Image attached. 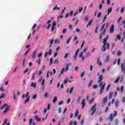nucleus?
Returning a JSON list of instances; mask_svg holds the SVG:
<instances>
[{
	"label": "nucleus",
	"instance_id": "1",
	"mask_svg": "<svg viewBox=\"0 0 125 125\" xmlns=\"http://www.w3.org/2000/svg\"><path fill=\"white\" fill-rule=\"evenodd\" d=\"M108 39H109V35H107L105 38L104 39L103 41V45L102 48V50L103 52H104L106 50V49L109 50L110 48V43H107V41H108Z\"/></svg>",
	"mask_w": 125,
	"mask_h": 125
},
{
	"label": "nucleus",
	"instance_id": "2",
	"mask_svg": "<svg viewBox=\"0 0 125 125\" xmlns=\"http://www.w3.org/2000/svg\"><path fill=\"white\" fill-rule=\"evenodd\" d=\"M9 108L10 106L7 104H4L3 105L0 107L1 110L5 109L3 112V114H5L7 112H8V110H9Z\"/></svg>",
	"mask_w": 125,
	"mask_h": 125
},
{
	"label": "nucleus",
	"instance_id": "3",
	"mask_svg": "<svg viewBox=\"0 0 125 125\" xmlns=\"http://www.w3.org/2000/svg\"><path fill=\"white\" fill-rule=\"evenodd\" d=\"M70 66H72V63L69 62V63L67 64L66 65V67L65 69V67H63L62 69V71H61V74L63 75V73H64V71L65 72H67L68 70H69V68H70Z\"/></svg>",
	"mask_w": 125,
	"mask_h": 125
},
{
	"label": "nucleus",
	"instance_id": "4",
	"mask_svg": "<svg viewBox=\"0 0 125 125\" xmlns=\"http://www.w3.org/2000/svg\"><path fill=\"white\" fill-rule=\"evenodd\" d=\"M25 97L27 99L26 100H25L24 104H27V103H28V102L30 101V92H27L26 93V94L25 95Z\"/></svg>",
	"mask_w": 125,
	"mask_h": 125
},
{
	"label": "nucleus",
	"instance_id": "5",
	"mask_svg": "<svg viewBox=\"0 0 125 125\" xmlns=\"http://www.w3.org/2000/svg\"><path fill=\"white\" fill-rule=\"evenodd\" d=\"M97 104H95L91 108V115L92 116L94 113H95V111H96V106Z\"/></svg>",
	"mask_w": 125,
	"mask_h": 125
},
{
	"label": "nucleus",
	"instance_id": "6",
	"mask_svg": "<svg viewBox=\"0 0 125 125\" xmlns=\"http://www.w3.org/2000/svg\"><path fill=\"white\" fill-rule=\"evenodd\" d=\"M107 101H108V96H106L104 99L102 103V107H104V105H106V103H107Z\"/></svg>",
	"mask_w": 125,
	"mask_h": 125
},
{
	"label": "nucleus",
	"instance_id": "7",
	"mask_svg": "<svg viewBox=\"0 0 125 125\" xmlns=\"http://www.w3.org/2000/svg\"><path fill=\"white\" fill-rule=\"evenodd\" d=\"M56 22L55 21H53L52 22V32H54V30H55V28H56Z\"/></svg>",
	"mask_w": 125,
	"mask_h": 125
},
{
	"label": "nucleus",
	"instance_id": "8",
	"mask_svg": "<svg viewBox=\"0 0 125 125\" xmlns=\"http://www.w3.org/2000/svg\"><path fill=\"white\" fill-rule=\"evenodd\" d=\"M114 32H115V25L114 24H112L110 27V33H111V34H113V33H114Z\"/></svg>",
	"mask_w": 125,
	"mask_h": 125
},
{
	"label": "nucleus",
	"instance_id": "9",
	"mask_svg": "<svg viewBox=\"0 0 125 125\" xmlns=\"http://www.w3.org/2000/svg\"><path fill=\"white\" fill-rule=\"evenodd\" d=\"M121 70L123 72L124 74H125V62L122 63L121 65Z\"/></svg>",
	"mask_w": 125,
	"mask_h": 125
},
{
	"label": "nucleus",
	"instance_id": "10",
	"mask_svg": "<svg viewBox=\"0 0 125 125\" xmlns=\"http://www.w3.org/2000/svg\"><path fill=\"white\" fill-rule=\"evenodd\" d=\"M102 80H103V75H100L98 78V83H100V82H101V81H102Z\"/></svg>",
	"mask_w": 125,
	"mask_h": 125
},
{
	"label": "nucleus",
	"instance_id": "11",
	"mask_svg": "<svg viewBox=\"0 0 125 125\" xmlns=\"http://www.w3.org/2000/svg\"><path fill=\"white\" fill-rule=\"evenodd\" d=\"M81 104L82 105V109H84V106H85V99H83Z\"/></svg>",
	"mask_w": 125,
	"mask_h": 125
},
{
	"label": "nucleus",
	"instance_id": "12",
	"mask_svg": "<svg viewBox=\"0 0 125 125\" xmlns=\"http://www.w3.org/2000/svg\"><path fill=\"white\" fill-rule=\"evenodd\" d=\"M104 89H105V86L104 85L101 86V94H102L104 92Z\"/></svg>",
	"mask_w": 125,
	"mask_h": 125
},
{
	"label": "nucleus",
	"instance_id": "13",
	"mask_svg": "<svg viewBox=\"0 0 125 125\" xmlns=\"http://www.w3.org/2000/svg\"><path fill=\"white\" fill-rule=\"evenodd\" d=\"M113 95H114V92H111L109 93V96H108V99H111L112 97H113Z\"/></svg>",
	"mask_w": 125,
	"mask_h": 125
},
{
	"label": "nucleus",
	"instance_id": "14",
	"mask_svg": "<svg viewBox=\"0 0 125 125\" xmlns=\"http://www.w3.org/2000/svg\"><path fill=\"white\" fill-rule=\"evenodd\" d=\"M58 5H56L55 7H54L53 9V10H59V9H60V7H58Z\"/></svg>",
	"mask_w": 125,
	"mask_h": 125
},
{
	"label": "nucleus",
	"instance_id": "15",
	"mask_svg": "<svg viewBox=\"0 0 125 125\" xmlns=\"http://www.w3.org/2000/svg\"><path fill=\"white\" fill-rule=\"evenodd\" d=\"M109 119H110V122H113L114 120V118H113V114H110L109 115Z\"/></svg>",
	"mask_w": 125,
	"mask_h": 125
},
{
	"label": "nucleus",
	"instance_id": "16",
	"mask_svg": "<svg viewBox=\"0 0 125 125\" xmlns=\"http://www.w3.org/2000/svg\"><path fill=\"white\" fill-rule=\"evenodd\" d=\"M112 8H108L107 9V15H109L111 12H112Z\"/></svg>",
	"mask_w": 125,
	"mask_h": 125
},
{
	"label": "nucleus",
	"instance_id": "17",
	"mask_svg": "<svg viewBox=\"0 0 125 125\" xmlns=\"http://www.w3.org/2000/svg\"><path fill=\"white\" fill-rule=\"evenodd\" d=\"M97 60H98V62L99 63V66H102V62L100 61V58H98Z\"/></svg>",
	"mask_w": 125,
	"mask_h": 125
},
{
	"label": "nucleus",
	"instance_id": "18",
	"mask_svg": "<svg viewBox=\"0 0 125 125\" xmlns=\"http://www.w3.org/2000/svg\"><path fill=\"white\" fill-rule=\"evenodd\" d=\"M36 52H37V50H35L33 53V55H32V58L33 59H35V58H36V56H37V55L36 54Z\"/></svg>",
	"mask_w": 125,
	"mask_h": 125
},
{
	"label": "nucleus",
	"instance_id": "19",
	"mask_svg": "<svg viewBox=\"0 0 125 125\" xmlns=\"http://www.w3.org/2000/svg\"><path fill=\"white\" fill-rule=\"evenodd\" d=\"M115 103V107L117 108L119 106V100H116Z\"/></svg>",
	"mask_w": 125,
	"mask_h": 125
},
{
	"label": "nucleus",
	"instance_id": "20",
	"mask_svg": "<svg viewBox=\"0 0 125 125\" xmlns=\"http://www.w3.org/2000/svg\"><path fill=\"white\" fill-rule=\"evenodd\" d=\"M91 23H92V20H90L87 24L86 25V28H88V26H90L91 25Z\"/></svg>",
	"mask_w": 125,
	"mask_h": 125
},
{
	"label": "nucleus",
	"instance_id": "21",
	"mask_svg": "<svg viewBox=\"0 0 125 125\" xmlns=\"http://www.w3.org/2000/svg\"><path fill=\"white\" fill-rule=\"evenodd\" d=\"M119 80H120V77L117 78L113 82L114 83H119Z\"/></svg>",
	"mask_w": 125,
	"mask_h": 125
},
{
	"label": "nucleus",
	"instance_id": "22",
	"mask_svg": "<svg viewBox=\"0 0 125 125\" xmlns=\"http://www.w3.org/2000/svg\"><path fill=\"white\" fill-rule=\"evenodd\" d=\"M55 42V43H60V42H61V41H60V39H56Z\"/></svg>",
	"mask_w": 125,
	"mask_h": 125
},
{
	"label": "nucleus",
	"instance_id": "23",
	"mask_svg": "<svg viewBox=\"0 0 125 125\" xmlns=\"http://www.w3.org/2000/svg\"><path fill=\"white\" fill-rule=\"evenodd\" d=\"M114 124L116 125H119V119H116L115 121H114Z\"/></svg>",
	"mask_w": 125,
	"mask_h": 125
},
{
	"label": "nucleus",
	"instance_id": "24",
	"mask_svg": "<svg viewBox=\"0 0 125 125\" xmlns=\"http://www.w3.org/2000/svg\"><path fill=\"white\" fill-rule=\"evenodd\" d=\"M106 18H107V15H105L104 16V17L103 21H102V24H103V23H104V21H105V20H106Z\"/></svg>",
	"mask_w": 125,
	"mask_h": 125
},
{
	"label": "nucleus",
	"instance_id": "25",
	"mask_svg": "<svg viewBox=\"0 0 125 125\" xmlns=\"http://www.w3.org/2000/svg\"><path fill=\"white\" fill-rule=\"evenodd\" d=\"M35 119L37 120L38 122H41V119L37 116L35 117Z\"/></svg>",
	"mask_w": 125,
	"mask_h": 125
},
{
	"label": "nucleus",
	"instance_id": "26",
	"mask_svg": "<svg viewBox=\"0 0 125 125\" xmlns=\"http://www.w3.org/2000/svg\"><path fill=\"white\" fill-rule=\"evenodd\" d=\"M57 101V97H55L54 99L53 100V103L54 104L56 103V102Z\"/></svg>",
	"mask_w": 125,
	"mask_h": 125
},
{
	"label": "nucleus",
	"instance_id": "27",
	"mask_svg": "<svg viewBox=\"0 0 125 125\" xmlns=\"http://www.w3.org/2000/svg\"><path fill=\"white\" fill-rule=\"evenodd\" d=\"M72 39V37H70L68 39L66 43H70V42H71V40Z\"/></svg>",
	"mask_w": 125,
	"mask_h": 125
},
{
	"label": "nucleus",
	"instance_id": "28",
	"mask_svg": "<svg viewBox=\"0 0 125 125\" xmlns=\"http://www.w3.org/2000/svg\"><path fill=\"white\" fill-rule=\"evenodd\" d=\"M74 87H72L70 89V94H72L73 93V92H74Z\"/></svg>",
	"mask_w": 125,
	"mask_h": 125
},
{
	"label": "nucleus",
	"instance_id": "29",
	"mask_svg": "<svg viewBox=\"0 0 125 125\" xmlns=\"http://www.w3.org/2000/svg\"><path fill=\"white\" fill-rule=\"evenodd\" d=\"M83 8L79 7V10H78V12H79V13H81L82 12V11H83Z\"/></svg>",
	"mask_w": 125,
	"mask_h": 125
},
{
	"label": "nucleus",
	"instance_id": "30",
	"mask_svg": "<svg viewBox=\"0 0 125 125\" xmlns=\"http://www.w3.org/2000/svg\"><path fill=\"white\" fill-rule=\"evenodd\" d=\"M31 86L36 88V83H34V82H32L31 83Z\"/></svg>",
	"mask_w": 125,
	"mask_h": 125
},
{
	"label": "nucleus",
	"instance_id": "31",
	"mask_svg": "<svg viewBox=\"0 0 125 125\" xmlns=\"http://www.w3.org/2000/svg\"><path fill=\"white\" fill-rule=\"evenodd\" d=\"M89 56H90V53H89V52L87 53L85 55V57H86L87 58V57H89Z\"/></svg>",
	"mask_w": 125,
	"mask_h": 125
},
{
	"label": "nucleus",
	"instance_id": "32",
	"mask_svg": "<svg viewBox=\"0 0 125 125\" xmlns=\"http://www.w3.org/2000/svg\"><path fill=\"white\" fill-rule=\"evenodd\" d=\"M62 17H63V15H62V14H60L59 16L58 17V18H57V20H58V19H61L62 18Z\"/></svg>",
	"mask_w": 125,
	"mask_h": 125
},
{
	"label": "nucleus",
	"instance_id": "33",
	"mask_svg": "<svg viewBox=\"0 0 125 125\" xmlns=\"http://www.w3.org/2000/svg\"><path fill=\"white\" fill-rule=\"evenodd\" d=\"M101 14H102V13L101 12L98 13V14L97 16V18H100V17H101Z\"/></svg>",
	"mask_w": 125,
	"mask_h": 125
},
{
	"label": "nucleus",
	"instance_id": "34",
	"mask_svg": "<svg viewBox=\"0 0 125 125\" xmlns=\"http://www.w3.org/2000/svg\"><path fill=\"white\" fill-rule=\"evenodd\" d=\"M35 75H36V73H34L33 75L31 77V81L35 80Z\"/></svg>",
	"mask_w": 125,
	"mask_h": 125
},
{
	"label": "nucleus",
	"instance_id": "35",
	"mask_svg": "<svg viewBox=\"0 0 125 125\" xmlns=\"http://www.w3.org/2000/svg\"><path fill=\"white\" fill-rule=\"evenodd\" d=\"M53 42H54V40L52 39L51 41H50V47H51V46H52V43H53Z\"/></svg>",
	"mask_w": 125,
	"mask_h": 125
},
{
	"label": "nucleus",
	"instance_id": "36",
	"mask_svg": "<svg viewBox=\"0 0 125 125\" xmlns=\"http://www.w3.org/2000/svg\"><path fill=\"white\" fill-rule=\"evenodd\" d=\"M91 83H92V80H91L88 84V87H90V86H91Z\"/></svg>",
	"mask_w": 125,
	"mask_h": 125
},
{
	"label": "nucleus",
	"instance_id": "37",
	"mask_svg": "<svg viewBox=\"0 0 125 125\" xmlns=\"http://www.w3.org/2000/svg\"><path fill=\"white\" fill-rule=\"evenodd\" d=\"M56 63L57 65H58L59 64V61L58 59H56L55 62H54V64H56Z\"/></svg>",
	"mask_w": 125,
	"mask_h": 125
},
{
	"label": "nucleus",
	"instance_id": "38",
	"mask_svg": "<svg viewBox=\"0 0 125 125\" xmlns=\"http://www.w3.org/2000/svg\"><path fill=\"white\" fill-rule=\"evenodd\" d=\"M109 60H110V57L109 56H107L106 59V62H109Z\"/></svg>",
	"mask_w": 125,
	"mask_h": 125
},
{
	"label": "nucleus",
	"instance_id": "39",
	"mask_svg": "<svg viewBox=\"0 0 125 125\" xmlns=\"http://www.w3.org/2000/svg\"><path fill=\"white\" fill-rule=\"evenodd\" d=\"M122 55V53L120 51V50H118L117 51V56H121Z\"/></svg>",
	"mask_w": 125,
	"mask_h": 125
},
{
	"label": "nucleus",
	"instance_id": "40",
	"mask_svg": "<svg viewBox=\"0 0 125 125\" xmlns=\"http://www.w3.org/2000/svg\"><path fill=\"white\" fill-rule=\"evenodd\" d=\"M78 114H79V111L76 110L75 111V117L77 118V116H78Z\"/></svg>",
	"mask_w": 125,
	"mask_h": 125
},
{
	"label": "nucleus",
	"instance_id": "41",
	"mask_svg": "<svg viewBox=\"0 0 125 125\" xmlns=\"http://www.w3.org/2000/svg\"><path fill=\"white\" fill-rule=\"evenodd\" d=\"M0 90L2 92H4V91H5V89H4V88H3V86H1L0 88Z\"/></svg>",
	"mask_w": 125,
	"mask_h": 125
},
{
	"label": "nucleus",
	"instance_id": "42",
	"mask_svg": "<svg viewBox=\"0 0 125 125\" xmlns=\"http://www.w3.org/2000/svg\"><path fill=\"white\" fill-rule=\"evenodd\" d=\"M97 87H98V86H97V84H94L93 85V88H94V89H96Z\"/></svg>",
	"mask_w": 125,
	"mask_h": 125
},
{
	"label": "nucleus",
	"instance_id": "43",
	"mask_svg": "<svg viewBox=\"0 0 125 125\" xmlns=\"http://www.w3.org/2000/svg\"><path fill=\"white\" fill-rule=\"evenodd\" d=\"M4 97H5V94H3L0 97V99H2V98H4Z\"/></svg>",
	"mask_w": 125,
	"mask_h": 125
},
{
	"label": "nucleus",
	"instance_id": "44",
	"mask_svg": "<svg viewBox=\"0 0 125 125\" xmlns=\"http://www.w3.org/2000/svg\"><path fill=\"white\" fill-rule=\"evenodd\" d=\"M52 64H53V58H51L50 65H52Z\"/></svg>",
	"mask_w": 125,
	"mask_h": 125
},
{
	"label": "nucleus",
	"instance_id": "45",
	"mask_svg": "<svg viewBox=\"0 0 125 125\" xmlns=\"http://www.w3.org/2000/svg\"><path fill=\"white\" fill-rule=\"evenodd\" d=\"M26 59H23V63H22V65L23 66H25V65H26Z\"/></svg>",
	"mask_w": 125,
	"mask_h": 125
},
{
	"label": "nucleus",
	"instance_id": "46",
	"mask_svg": "<svg viewBox=\"0 0 125 125\" xmlns=\"http://www.w3.org/2000/svg\"><path fill=\"white\" fill-rule=\"evenodd\" d=\"M105 28V23H104L102 26V29H101V31H103V30H104V28Z\"/></svg>",
	"mask_w": 125,
	"mask_h": 125
},
{
	"label": "nucleus",
	"instance_id": "47",
	"mask_svg": "<svg viewBox=\"0 0 125 125\" xmlns=\"http://www.w3.org/2000/svg\"><path fill=\"white\" fill-rule=\"evenodd\" d=\"M33 124V119H30L29 120V125H31Z\"/></svg>",
	"mask_w": 125,
	"mask_h": 125
},
{
	"label": "nucleus",
	"instance_id": "48",
	"mask_svg": "<svg viewBox=\"0 0 125 125\" xmlns=\"http://www.w3.org/2000/svg\"><path fill=\"white\" fill-rule=\"evenodd\" d=\"M45 97L46 98H48V97H49V95L48 94V93H46L45 94Z\"/></svg>",
	"mask_w": 125,
	"mask_h": 125
},
{
	"label": "nucleus",
	"instance_id": "49",
	"mask_svg": "<svg viewBox=\"0 0 125 125\" xmlns=\"http://www.w3.org/2000/svg\"><path fill=\"white\" fill-rule=\"evenodd\" d=\"M66 32H67V29L65 28L63 29L62 31V34H66Z\"/></svg>",
	"mask_w": 125,
	"mask_h": 125
},
{
	"label": "nucleus",
	"instance_id": "50",
	"mask_svg": "<svg viewBox=\"0 0 125 125\" xmlns=\"http://www.w3.org/2000/svg\"><path fill=\"white\" fill-rule=\"evenodd\" d=\"M66 10V7H64V8H63V9L62 10L61 14H63L64 13V12H65V11Z\"/></svg>",
	"mask_w": 125,
	"mask_h": 125
},
{
	"label": "nucleus",
	"instance_id": "51",
	"mask_svg": "<svg viewBox=\"0 0 125 125\" xmlns=\"http://www.w3.org/2000/svg\"><path fill=\"white\" fill-rule=\"evenodd\" d=\"M58 112L59 114L61 113V107H59L58 109Z\"/></svg>",
	"mask_w": 125,
	"mask_h": 125
},
{
	"label": "nucleus",
	"instance_id": "52",
	"mask_svg": "<svg viewBox=\"0 0 125 125\" xmlns=\"http://www.w3.org/2000/svg\"><path fill=\"white\" fill-rule=\"evenodd\" d=\"M37 97H38V95H34L33 97V99H37Z\"/></svg>",
	"mask_w": 125,
	"mask_h": 125
},
{
	"label": "nucleus",
	"instance_id": "53",
	"mask_svg": "<svg viewBox=\"0 0 125 125\" xmlns=\"http://www.w3.org/2000/svg\"><path fill=\"white\" fill-rule=\"evenodd\" d=\"M103 7V5H102V4H100L99 7V9H102Z\"/></svg>",
	"mask_w": 125,
	"mask_h": 125
},
{
	"label": "nucleus",
	"instance_id": "54",
	"mask_svg": "<svg viewBox=\"0 0 125 125\" xmlns=\"http://www.w3.org/2000/svg\"><path fill=\"white\" fill-rule=\"evenodd\" d=\"M81 96H79L78 98V103H80V102H81Z\"/></svg>",
	"mask_w": 125,
	"mask_h": 125
},
{
	"label": "nucleus",
	"instance_id": "55",
	"mask_svg": "<svg viewBox=\"0 0 125 125\" xmlns=\"http://www.w3.org/2000/svg\"><path fill=\"white\" fill-rule=\"evenodd\" d=\"M122 101L123 103H125V96L123 97V98H122Z\"/></svg>",
	"mask_w": 125,
	"mask_h": 125
},
{
	"label": "nucleus",
	"instance_id": "56",
	"mask_svg": "<svg viewBox=\"0 0 125 125\" xmlns=\"http://www.w3.org/2000/svg\"><path fill=\"white\" fill-rule=\"evenodd\" d=\"M113 113H114L113 117H116V116H117V111H114L113 112Z\"/></svg>",
	"mask_w": 125,
	"mask_h": 125
},
{
	"label": "nucleus",
	"instance_id": "57",
	"mask_svg": "<svg viewBox=\"0 0 125 125\" xmlns=\"http://www.w3.org/2000/svg\"><path fill=\"white\" fill-rule=\"evenodd\" d=\"M84 76V72H83L81 74L80 77L81 78H83Z\"/></svg>",
	"mask_w": 125,
	"mask_h": 125
},
{
	"label": "nucleus",
	"instance_id": "58",
	"mask_svg": "<svg viewBox=\"0 0 125 125\" xmlns=\"http://www.w3.org/2000/svg\"><path fill=\"white\" fill-rule=\"evenodd\" d=\"M107 31V30L106 29H104V32H103V35L104 36L105 35V34H106V31Z\"/></svg>",
	"mask_w": 125,
	"mask_h": 125
},
{
	"label": "nucleus",
	"instance_id": "59",
	"mask_svg": "<svg viewBox=\"0 0 125 125\" xmlns=\"http://www.w3.org/2000/svg\"><path fill=\"white\" fill-rule=\"evenodd\" d=\"M99 121H100L101 123H102V122H103V118H102V117H100V118H99Z\"/></svg>",
	"mask_w": 125,
	"mask_h": 125
},
{
	"label": "nucleus",
	"instance_id": "60",
	"mask_svg": "<svg viewBox=\"0 0 125 125\" xmlns=\"http://www.w3.org/2000/svg\"><path fill=\"white\" fill-rule=\"evenodd\" d=\"M4 125H7V119H6L5 121L4 122Z\"/></svg>",
	"mask_w": 125,
	"mask_h": 125
},
{
	"label": "nucleus",
	"instance_id": "61",
	"mask_svg": "<svg viewBox=\"0 0 125 125\" xmlns=\"http://www.w3.org/2000/svg\"><path fill=\"white\" fill-rule=\"evenodd\" d=\"M42 53H40L38 54V57H42Z\"/></svg>",
	"mask_w": 125,
	"mask_h": 125
},
{
	"label": "nucleus",
	"instance_id": "62",
	"mask_svg": "<svg viewBox=\"0 0 125 125\" xmlns=\"http://www.w3.org/2000/svg\"><path fill=\"white\" fill-rule=\"evenodd\" d=\"M63 101H60V102L59 103V105H62V104H63Z\"/></svg>",
	"mask_w": 125,
	"mask_h": 125
},
{
	"label": "nucleus",
	"instance_id": "63",
	"mask_svg": "<svg viewBox=\"0 0 125 125\" xmlns=\"http://www.w3.org/2000/svg\"><path fill=\"white\" fill-rule=\"evenodd\" d=\"M50 109V104H48V106L47 107V110H49Z\"/></svg>",
	"mask_w": 125,
	"mask_h": 125
},
{
	"label": "nucleus",
	"instance_id": "64",
	"mask_svg": "<svg viewBox=\"0 0 125 125\" xmlns=\"http://www.w3.org/2000/svg\"><path fill=\"white\" fill-rule=\"evenodd\" d=\"M121 36L120 35H117V40H121Z\"/></svg>",
	"mask_w": 125,
	"mask_h": 125
}]
</instances>
